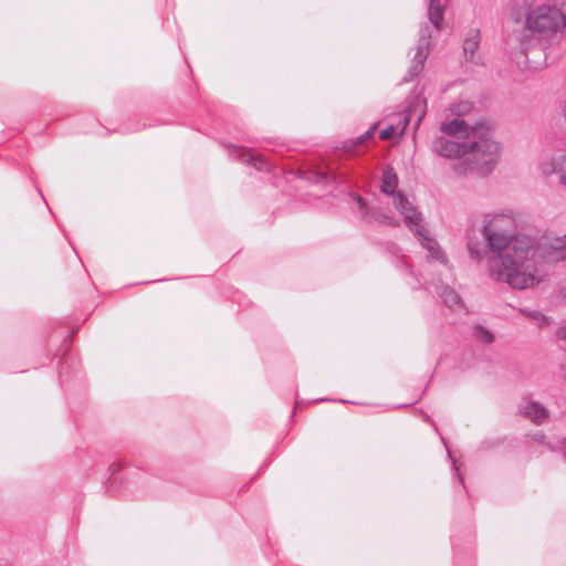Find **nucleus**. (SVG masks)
<instances>
[{
    "mask_svg": "<svg viewBox=\"0 0 566 566\" xmlns=\"http://www.w3.org/2000/svg\"><path fill=\"white\" fill-rule=\"evenodd\" d=\"M515 219L501 213L488 217L481 233L490 253L486 256L489 276L524 290L534 285L542 264L566 262V234L536 244L533 237L515 233Z\"/></svg>",
    "mask_w": 566,
    "mask_h": 566,
    "instance_id": "1",
    "label": "nucleus"
},
{
    "mask_svg": "<svg viewBox=\"0 0 566 566\" xmlns=\"http://www.w3.org/2000/svg\"><path fill=\"white\" fill-rule=\"evenodd\" d=\"M397 187L398 176L391 166H387L382 170L381 192L392 197L395 208L403 216L405 222L415 232L421 247L427 250L426 258L428 262L437 261L442 265H447V256L438 242L430 237L429 231L422 224L421 213L401 191H397Z\"/></svg>",
    "mask_w": 566,
    "mask_h": 566,
    "instance_id": "2",
    "label": "nucleus"
},
{
    "mask_svg": "<svg viewBox=\"0 0 566 566\" xmlns=\"http://www.w3.org/2000/svg\"><path fill=\"white\" fill-rule=\"evenodd\" d=\"M566 28V10L557 6L542 4L526 14V29L548 44L556 42Z\"/></svg>",
    "mask_w": 566,
    "mask_h": 566,
    "instance_id": "3",
    "label": "nucleus"
},
{
    "mask_svg": "<svg viewBox=\"0 0 566 566\" xmlns=\"http://www.w3.org/2000/svg\"><path fill=\"white\" fill-rule=\"evenodd\" d=\"M467 145L468 153L464 155L463 170H476L483 175L491 172L499 159V144L478 130L474 137L467 140Z\"/></svg>",
    "mask_w": 566,
    "mask_h": 566,
    "instance_id": "4",
    "label": "nucleus"
},
{
    "mask_svg": "<svg viewBox=\"0 0 566 566\" xmlns=\"http://www.w3.org/2000/svg\"><path fill=\"white\" fill-rule=\"evenodd\" d=\"M432 148L437 155L448 159L462 158L468 153L467 140H458L442 134L433 139Z\"/></svg>",
    "mask_w": 566,
    "mask_h": 566,
    "instance_id": "5",
    "label": "nucleus"
},
{
    "mask_svg": "<svg viewBox=\"0 0 566 566\" xmlns=\"http://www.w3.org/2000/svg\"><path fill=\"white\" fill-rule=\"evenodd\" d=\"M431 36V27L428 24L422 25L419 31L417 50L413 55L412 63L408 70L409 80H412L422 71L424 62L429 54Z\"/></svg>",
    "mask_w": 566,
    "mask_h": 566,
    "instance_id": "6",
    "label": "nucleus"
},
{
    "mask_svg": "<svg viewBox=\"0 0 566 566\" xmlns=\"http://www.w3.org/2000/svg\"><path fill=\"white\" fill-rule=\"evenodd\" d=\"M442 135L453 137L458 140H470L476 135L478 129L470 128L467 122L462 118H454L450 122H444L440 125Z\"/></svg>",
    "mask_w": 566,
    "mask_h": 566,
    "instance_id": "7",
    "label": "nucleus"
},
{
    "mask_svg": "<svg viewBox=\"0 0 566 566\" xmlns=\"http://www.w3.org/2000/svg\"><path fill=\"white\" fill-rule=\"evenodd\" d=\"M423 283L430 292L431 289H433L434 293L442 300L446 306L450 308L454 306L462 307L463 304L461 296L447 284H443L440 281H428L427 279H423Z\"/></svg>",
    "mask_w": 566,
    "mask_h": 566,
    "instance_id": "8",
    "label": "nucleus"
},
{
    "mask_svg": "<svg viewBox=\"0 0 566 566\" xmlns=\"http://www.w3.org/2000/svg\"><path fill=\"white\" fill-rule=\"evenodd\" d=\"M231 154L239 160L253 166L258 170L270 171L273 166L266 157L252 154L240 147H233V151Z\"/></svg>",
    "mask_w": 566,
    "mask_h": 566,
    "instance_id": "9",
    "label": "nucleus"
},
{
    "mask_svg": "<svg viewBox=\"0 0 566 566\" xmlns=\"http://www.w3.org/2000/svg\"><path fill=\"white\" fill-rule=\"evenodd\" d=\"M520 411L525 418L537 424L544 423L549 416L548 410L542 403L533 400H527L524 405H521Z\"/></svg>",
    "mask_w": 566,
    "mask_h": 566,
    "instance_id": "10",
    "label": "nucleus"
},
{
    "mask_svg": "<svg viewBox=\"0 0 566 566\" xmlns=\"http://www.w3.org/2000/svg\"><path fill=\"white\" fill-rule=\"evenodd\" d=\"M447 2L448 0H444V3L441 0H429L428 19L437 32L443 29V13Z\"/></svg>",
    "mask_w": 566,
    "mask_h": 566,
    "instance_id": "11",
    "label": "nucleus"
},
{
    "mask_svg": "<svg viewBox=\"0 0 566 566\" xmlns=\"http://www.w3.org/2000/svg\"><path fill=\"white\" fill-rule=\"evenodd\" d=\"M480 44V31L478 29H470L463 42V52L468 60L474 61V55Z\"/></svg>",
    "mask_w": 566,
    "mask_h": 566,
    "instance_id": "12",
    "label": "nucleus"
},
{
    "mask_svg": "<svg viewBox=\"0 0 566 566\" xmlns=\"http://www.w3.org/2000/svg\"><path fill=\"white\" fill-rule=\"evenodd\" d=\"M399 123L402 124L401 127L399 126H395V125H389L387 126L386 128H384L379 136L381 139L384 140H389V139H392L397 134H402L409 123V118L407 115H399Z\"/></svg>",
    "mask_w": 566,
    "mask_h": 566,
    "instance_id": "13",
    "label": "nucleus"
},
{
    "mask_svg": "<svg viewBox=\"0 0 566 566\" xmlns=\"http://www.w3.org/2000/svg\"><path fill=\"white\" fill-rule=\"evenodd\" d=\"M521 313L525 315L526 317L533 319L536 322L539 326H546L549 325L552 319L551 317L544 315L542 312L536 310H521Z\"/></svg>",
    "mask_w": 566,
    "mask_h": 566,
    "instance_id": "14",
    "label": "nucleus"
},
{
    "mask_svg": "<svg viewBox=\"0 0 566 566\" xmlns=\"http://www.w3.org/2000/svg\"><path fill=\"white\" fill-rule=\"evenodd\" d=\"M476 340L483 344H491L494 339L493 334L482 325H476L473 331Z\"/></svg>",
    "mask_w": 566,
    "mask_h": 566,
    "instance_id": "15",
    "label": "nucleus"
},
{
    "mask_svg": "<svg viewBox=\"0 0 566 566\" xmlns=\"http://www.w3.org/2000/svg\"><path fill=\"white\" fill-rule=\"evenodd\" d=\"M354 200L358 205V209L361 212V214L364 216V218H370V219L377 220V218L369 212L367 203L361 196L355 195Z\"/></svg>",
    "mask_w": 566,
    "mask_h": 566,
    "instance_id": "16",
    "label": "nucleus"
},
{
    "mask_svg": "<svg viewBox=\"0 0 566 566\" xmlns=\"http://www.w3.org/2000/svg\"><path fill=\"white\" fill-rule=\"evenodd\" d=\"M547 448L552 451L564 450L566 452V438L548 441Z\"/></svg>",
    "mask_w": 566,
    "mask_h": 566,
    "instance_id": "17",
    "label": "nucleus"
},
{
    "mask_svg": "<svg viewBox=\"0 0 566 566\" xmlns=\"http://www.w3.org/2000/svg\"><path fill=\"white\" fill-rule=\"evenodd\" d=\"M471 109V104L468 102L461 103L454 106L451 111L457 115H462L468 113Z\"/></svg>",
    "mask_w": 566,
    "mask_h": 566,
    "instance_id": "18",
    "label": "nucleus"
},
{
    "mask_svg": "<svg viewBox=\"0 0 566 566\" xmlns=\"http://www.w3.org/2000/svg\"><path fill=\"white\" fill-rule=\"evenodd\" d=\"M537 53V50H528L525 49V56L530 63L535 64V67L539 66L542 63L535 60V55Z\"/></svg>",
    "mask_w": 566,
    "mask_h": 566,
    "instance_id": "19",
    "label": "nucleus"
},
{
    "mask_svg": "<svg viewBox=\"0 0 566 566\" xmlns=\"http://www.w3.org/2000/svg\"><path fill=\"white\" fill-rule=\"evenodd\" d=\"M556 338L563 346H566V325L558 327Z\"/></svg>",
    "mask_w": 566,
    "mask_h": 566,
    "instance_id": "20",
    "label": "nucleus"
},
{
    "mask_svg": "<svg viewBox=\"0 0 566 566\" xmlns=\"http://www.w3.org/2000/svg\"><path fill=\"white\" fill-rule=\"evenodd\" d=\"M469 254H470V258L476 262H481L483 259L482 253L472 245H469Z\"/></svg>",
    "mask_w": 566,
    "mask_h": 566,
    "instance_id": "21",
    "label": "nucleus"
},
{
    "mask_svg": "<svg viewBox=\"0 0 566 566\" xmlns=\"http://www.w3.org/2000/svg\"><path fill=\"white\" fill-rule=\"evenodd\" d=\"M545 438H546L545 434L541 431L533 434V439L536 442L545 443L547 446L548 442L545 441Z\"/></svg>",
    "mask_w": 566,
    "mask_h": 566,
    "instance_id": "22",
    "label": "nucleus"
},
{
    "mask_svg": "<svg viewBox=\"0 0 566 566\" xmlns=\"http://www.w3.org/2000/svg\"><path fill=\"white\" fill-rule=\"evenodd\" d=\"M516 4H522L526 8H531L533 4V0H515Z\"/></svg>",
    "mask_w": 566,
    "mask_h": 566,
    "instance_id": "23",
    "label": "nucleus"
},
{
    "mask_svg": "<svg viewBox=\"0 0 566 566\" xmlns=\"http://www.w3.org/2000/svg\"><path fill=\"white\" fill-rule=\"evenodd\" d=\"M111 471H112V475L115 474L116 472H118L120 469H122V465L119 463H116L114 462L112 465H111Z\"/></svg>",
    "mask_w": 566,
    "mask_h": 566,
    "instance_id": "24",
    "label": "nucleus"
},
{
    "mask_svg": "<svg viewBox=\"0 0 566 566\" xmlns=\"http://www.w3.org/2000/svg\"><path fill=\"white\" fill-rule=\"evenodd\" d=\"M449 457L452 458L451 453L449 452ZM452 462H453V468H454V471H455V474H457V478L459 479L460 483H463L462 481V476L459 474L458 472V468L455 467V461L453 459H451Z\"/></svg>",
    "mask_w": 566,
    "mask_h": 566,
    "instance_id": "25",
    "label": "nucleus"
},
{
    "mask_svg": "<svg viewBox=\"0 0 566 566\" xmlns=\"http://www.w3.org/2000/svg\"><path fill=\"white\" fill-rule=\"evenodd\" d=\"M382 218H384V222H386L387 224H390V226H395L396 224L391 217L384 216Z\"/></svg>",
    "mask_w": 566,
    "mask_h": 566,
    "instance_id": "26",
    "label": "nucleus"
},
{
    "mask_svg": "<svg viewBox=\"0 0 566 566\" xmlns=\"http://www.w3.org/2000/svg\"><path fill=\"white\" fill-rule=\"evenodd\" d=\"M560 182L566 186V172L560 175Z\"/></svg>",
    "mask_w": 566,
    "mask_h": 566,
    "instance_id": "27",
    "label": "nucleus"
},
{
    "mask_svg": "<svg viewBox=\"0 0 566 566\" xmlns=\"http://www.w3.org/2000/svg\"><path fill=\"white\" fill-rule=\"evenodd\" d=\"M426 421H430V418L427 413H422Z\"/></svg>",
    "mask_w": 566,
    "mask_h": 566,
    "instance_id": "28",
    "label": "nucleus"
},
{
    "mask_svg": "<svg viewBox=\"0 0 566 566\" xmlns=\"http://www.w3.org/2000/svg\"><path fill=\"white\" fill-rule=\"evenodd\" d=\"M325 400H326V399L321 398V399H316L315 401H317V402H318V401H325Z\"/></svg>",
    "mask_w": 566,
    "mask_h": 566,
    "instance_id": "29",
    "label": "nucleus"
},
{
    "mask_svg": "<svg viewBox=\"0 0 566 566\" xmlns=\"http://www.w3.org/2000/svg\"><path fill=\"white\" fill-rule=\"evenodd\" d=\"M338 401H339V402H347V400H343V399H339ZM349 402H350V401H348V403H349Z\"/></svg>",
    "mask_w": 566,
    "mask_h": 566,
    "instance_id": "30",
    "label": "nucleus"
},
{
    "mask_svg": "<svg viewBox=\"0 0 566 566\" xmlns=\"http://www.w3.org/2000/svg\"><path fill=\"white\" fill-rule=\"evenodd\" d=\"M537 52L542 54V51H541V50H539V51H537ZM543 56H546V53H544V52H543Z\"/></svg>",
    "mask_w": 566,
    "mask_h": 566,
    "instance_id": "31",
    "label": "nucleus"
},
{
    "mask_svg": "<svg viewBox=\"0 0 566 566\" xmlns=\"http://www.w3.org/2000/svg\"><path fill=\"white\" fill-rule=\"evenodd\" d=\"M564 459H565V461H566V452L564 453Z\"/></svg>",
    "mask_w": 566,
    "mask_h": 566,
    "instance_id": "32",
    "label": "nucleus"
}]
</instances>
